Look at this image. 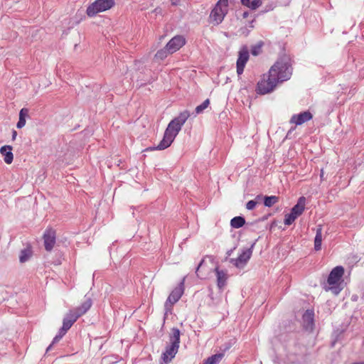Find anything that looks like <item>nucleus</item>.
<instances>
[{
  "label": "nucleus",
  "instance_id": "obj_1",
  "mask_svg": "<svg viewBox=\"0 0 364 364\" xmlns=\"http://www.w3.org/2000/svg\"><path fill=\"white\" fill-rule=\"evenodd\" d=\"M190 116L188 110L181 112L168 123L164 137L158 146L148 148L147 150H164L169 147Z\"/></svg>",
  "mask_w": 364,
  "mask_h": 364
},
{
  "label": "nucleus",
  "instance_id": "obj_2",
  "mask_svg": "<svg viewBox=\"0 0 364 364\" xmlns=\"http://www.w3.org/2000/svg\"><path fill=\"white\" fill-rule=\"evenodd\" d=\"M180 331L177 328H173L169 336V344L166 347L162 353L159 364H168L175 358L178 353L180 344Z\"/></svg>",
  "mask_w": 364,
  "mask_h": 364
},
{
  "label": "nucleus",
  "instance_id": "obj_3",
  "mask_svg": "<svg viewBox=\"0 0 364 364\" xmlns=\"http://www.w3.org/2000/svg\"><path fill=\"white\" fill-rule=\"evenodd\" d=\"M269 73L278 82L288 80L291 76V67L287 58L278 60L270 68Z\"/></svg>",
  "mask_w": 364,
  "mask_h": 364
},
{
  "label": "nucleus",
  "instance_id": "obj_4",
  "mask_svg": "<svg viewBox=\"0 0 364 364\" xmlns=\"http://www.w3.org/2000/svg\"><path fill=\"white\" fill-rule=\"evenodd\" d=\"M344 274V268L342 266H337L334 267L330 272L327 279V283L330 286L326 288L324 287L326 291L331 290L334 294H338L342 290L340 281Z\"/></svg>",
  "mask_w": 364,
  "mask_h": 364
},
{
  "label": "nucleus",
  "instance_id": "obj_5",
  "mask_svg": "<svg viewBox=\"0 0 364 364\" xmlns=\"http://www.w3.org/2000/svg\"><path fill=\"white\" fill-rule=\"evenodd\" d=\"M228 12V0H218L210 12V22L219 25Z\"/></svg>",
  "mask_w": 364,
  "mask_h": 364
},
{
  "label": "nucleus",
  "instance_id": "obj_6",
  "mask_svg": "<svg viewBox=\"0 0 364 364\" xmlns=\"http://www.w3.org/2000/svg\"><path fill=\"white\" fill-rule=\"evenodd\" d=\"M114 5V0H96L88 6L86 14L90 17H93L100 12L111 9Z\"/></svg>",
  "mask_w": 364,
  "mask_h": 364
},
{
  "label": "nucleus",
  "instance_id": "obj_7",
  "mask_svg": "<svg viewBox=\"0 0 364 364\" xmlns=\"http://www.w3.org/2000/svg\"><path fill=\"white\" fill-rule=\"evenodd\" d=\"M278 81L269 73L267 75H264L259 80L257 86V92L259 95H265L272 92L276 87Z\"/></svg>",
  "mask_w": 364,
  "mask_h": 364
},
{
  "label": "nucleus",
  "instance_id": "obj_8",
  "mask_svg": "<svg viewBox=\"0 0 364 364\" xmlns=\"http://www.w3.org/2000/svg\"><path fill=\"white\" fill-rule=\"evenodd\" d=\"M184 279H183L179 283V284L173 289V291L168 296L164 304V309L166 310V313L170 311L172 309L173 305L176 304L182 296L184 291Z\"/></svg>",
  "mask_w": 364,
  "mask_h": 364
},
{
  "label": "nucleus",
  "instance_id": "obj_9",
  "mask_svg": "<svg viewBox=\"0 0 364 364\" xmlns=\"http://www.w3.org/2000/svg\"><path fill=\"white\" fill-rule=\"evenodd\" d=\"M255 243L250 248L242 250V253L236 259H230V262L237 267H242L250 259Z\"/></svg>",
  "mask_w": 364,
  "mask_h": 364
},
{
  "label": "nucleus",
  "instance_id": "obj_10",
  "mask_svg": "<svg viewBox=\"0 0 364 364\" xmlns=\"http://www.w3.org/2000/svg\"><path fill=\"white\" fill-rule=\"evenodd\" d=\"M249 50L247 47H243L240 49L238 53V58L237 60V73L238 75H240L243 73L244 68L247 62L249 60Z\"/></svg>",
  "mask_w": 364,
  "mask_h": 364
},
{
  "label": "nucleus",
  "instance_id": "obj_11",
  "mask_svg": "<svg viewBox=\"0 0 364 364\" xmlns=\"http://www.w3.org/2000/svg\"><path fill=\"white\" fill-rule=\"evenodd\" d=\"M186 43V40L182 36H176L166 44V48L169 53L172 54L178 50Z\"/></svg>",
  "mask_w": 364,
  "mask_h": 364
},
{
  "label": "nucleus",
  "instance_id": "obj_12",
  "mask_svg": "<svg viewBox=\"0 0 364 364\" xmlns=\"http://www.w3.org/2000/svg\"><path fill=\"white\" fill-rule=\"evenodd\" d=\"M56 234L53 229H48L43 234L44 246L47 251H51L55 244Z\"/></svg>",
  "mask_w": 364,
  "mask_h": 364
},
{
  "label": "nucleus",
  "instance_id": "obj_13",
  "mask_svg": "<svg viewBox=\"0 0 364 364\" xmlns=\"http://www.w3.org/2000/svg\"><path fill=\"white\" fill-rule=\"evenodd\" d=\"M313 117L312 114L309 111L300 112L297 114L291 116L289 122L296 125H301L302 124L311 120Z\"/></svg>",
  "mask_w": 364,
  "mask_h": 364
},
{
  "label": "nucleus",
  "instance_id": "obj_14",
  "mask_svg": "<svg viewBox=\"0 0 364 364\" xmlns=\"http://www.w3.org/2000/svg\"><path fill=\"white\" fill-rule=\"evenodd\" d=\"M92 305V299L90 297H87L85 296V299L82 302V304L80 306H78L74 309H72L71 311L79 318L81 316L86 314L87 311L91 308Z\"/></svg>",
  "mask_w": 364,
  "mask_h": 364
},
{
  "label": "nucleus",
  "instance_id": "obj_15",
  "mask_svg": "<svg viewBox=\"0 0 364 364\" xmlns=\"http://www.w3.org/2000/svg\"><path fill=\"white\" fill-rule=\"evenodd\" d=\"M314 313L312 310H306L302 316L304 328L307 331H312L314 328Z\"/></svg>",
  "mask_w": 364,
  "mask_h": 364
},
{
  "label": "nucleus",
  "instance_id": "obj_16",
  "mask_svg": "<svg viewBox=\"0 0 364 364\" xmlns=\"http://www.w3.org/2000/svg\"><path fill=\"white\" fill-rule=\"evenodd\" d=\"M215 272L217 277V285L218 287L223 290V288L226 285L227 279H228V274L227 272L225 270H220L219 268L216 267L215 269Z\"/></svg>",
  "mask_w": 364,
  "mask_h": 364
},
{
  "label": "nucleus",
  "instance_id": "obj_17",
  "mask_svg": "<svg viewBox=\"0 0 364 364\" xmlns=\"http://www.w3.org/2000/svg\"><path fill=\"white\" fill-rule=\"evenodd\" d=\"M77 318V316H76L71 310H70L63 318L62 327L68 331Z\"/></svg>",
  "mask_w": 364,
  "mask_h": 364
},
{
  "label": "nucleus",
  "instance_id": "obj_18",
  "mask_svg": "<svg viewBox=\"0 0 364 364\" xmlns=\"http://www.w3.org/2000/svg\"><path fill=\"white\" fill-rule=\"evenodd\" d=\"M11 151L12 147L9 145L3 146L0 149V153L4 156V160L7 164H11L14 159V155Z\"/></svg>",
  "mask_w": 364,
  "mask_h": 364
},
{
  "label": "nucleus",
  "instance_id": "obj_19",
  "mask_svg": "<svg viewBox=\"0 0 364 364\" xmlns=\"http://www.w3.org/2000/svg\"><path fill=\"white\" fill-rule=\"evenodd\" d=\"M305 204L306 198L301 196L298 199L297 203L291 209V211L293 212L294 215L299 217L303 213L305 209Z\"/></svg>",
  "mask_w": 364,
  "mask_h": 364
},
{
  "label": "nucleus",
  "instance_id": "obj_20",
  "mask_svg": "<svg viewBox=\"0 0 364 364\" xmlns=\"http://www.w3.org/2000/svg\"><path fill=\"white\" fill-rule=\"evenodd\" d=\"M322 242V227L318 225L316 229V233L314 238V249L318 251L321 249Z\"/></svg>",
  "mask_w": 364,
  "mask_h": 364
},
{
  "label": "nucleus",
  "instance_id": "obj_21",
  "mask_svg": "<svg viewBox=\"0 0 364 364\" xmlns=\"http://www.w3.org/2000/svg\"><path fill=\"white\" fill-rule=\"evenodd\" d=\"M245 224V219L242 216L234 217L230 220V225L233 228H242Z\"/></svg>",
  "mask_w": 364,
  "mask_h": 364
},
{
  "label": "nucleus",
  "instance_id": "obj_22",
  "mask_svg": "<svg viewBox=\"0 0 364 364\" xmlns=\"http://www.w3.org/2000/svg\"><path fill=\"white\" fill-rule=\"evenodd\" d=\"M68 330L64 328L63 327H61L58 333V334L54 337L53 341H52V343L46 349V352L49 351L51 348H52V346L55 343H58L62 338L63 336L67 333Z\"/></svg>",
  "mask_w": 364,
  "mask_h": 364
},
{
  "label": "nucleus",
  "instance_id": "obj_23",
  "mask_svg": "<svg viewBox=\"0 0 364 364\" xmlns=\"http://www.w3.org/2000/svg\"><path fill=\"white\" fill-rule=\"evenodd\" d=\"M32 251L29 248L23 249L21 251L19 261L21 263L27 262L31 257Z\"/></svg>",
  "mask_w": 364,
  "mask_h": 364
},
{
  "label": "nucleus",
  "instance_id": "obj_24",
  "mask_svg": "<svg viewBox=\"0 0 364 364\" xmlns=\"http://www.w3.org/2000/svg\"><path fill=\"white\" fill-rule=\"evenodd\" d=\"M278 201H279V197H277L276 196H265L264 197V205L266 207L270 208L272 205H274L275 203H277Z\"/></svg>",
  "mask_w": 364,
  "mask_h": 364
},
{
  "label": "nucleus",
  "instance_id": "obj_25",
  "mask_svg": "<svg viewBox=\"0 0 364 364\" xmlns=\"http://www.w3.org/2000/svg\"><path fill=\"white\" fill-rule=\"evenodd\" d=\"M223 353H217L215 355H211L210 357L208 358V359L205 360V364H217L218 363L222 358H223Z\"/></svg>",
  "mask_w": 364,
  "mask_h": 364
},
{
  "label": "nucleus",
  "instance_id": "obj_26",
  "mask_svg": "<svg viewBox=\"0 0 364 364\" xmlns=\"http://www.w3.org/2000/svg\"><path fill=\"white\" fill-rule=\"evenodd\" d=\"M298 217L294 215L292 211L285 215L284 223L286 225H291Z\"/></svg>",
  "mask_w": 364,
  "mask_h": 364
},
{
  "label": "nucleus",
  "instance_id": "obj_27",
  "mask_svg": "<svg viewBox=\"0 0 364 364\" xmlns=\"http://www.w3.org/2000/svg\"><path fill=\"white\" fill-rule=\"evenodd\" d=\"M210 105V100L206 99L202 104L197 106L195 109L196 115L202 113Z\"/></svg>",
  "mask_w": 364,
  "mask_h": 364
},
{
  "label": "nucleus",
  "instance_id": "obj_28",
  "mask_svg": "<svg viewBox=\"0 0 364 364\" xmlns=\"http://www.w3.org/2000/svg\"><path fill=\"white\" fill-rule=\"evenodd\" d=\"M168 54L170 53L166 46L164 48L161 49L156 52L155 54V58L159 60H164L167 57Z\"/></svg>",
  "mask_w": 364,
  "mask_h": 364
},
{
  "label": "nucleus",
  "instance_id": "obj_29",
  "mask_svg": "<svg viewBox=\"0 0 364 364\" xmlns=\"http://www.w3.org/2000/svg\"><path fill=\"white\" fill-rule=\"evenodd\" d=\"M262 43L253 46L251 48L252 55H255V56L258 55L262 51Z\"/></svg>",
  "mask_w": 364,
  "mask_h": 364
},
{
  "label": "nucleus",
  "instance_id": "obj_30",
  "mask_svg": "<svg viewBox=\"0 0 364 364\" xmlns=\"http://www.w3.org/2000/svg\"><path fill=\"white\" fill-rule=\"evenodd\" d=\"M262 0H252L248 7L255 10L259 7L262 5Z\"/></svg>",
  "mask_w": 364,
  "mask_h": 364
},
{
  "label": "nucleus",
  "instance_id": "obj_31",
  "mask_svg": "<svg viewBox=\"0 0 364 364\" xmlns=\"http://www.w3.org/2000/svg\"><path fill=\"white\" fill-rule=\"evenodd\" d=\"M257 205V202L254 200H249L246 204V208L249 210H253Z\"/></svg>",
  "mask_w": 364,
  "mask_h": 364
},
{
  "label": "nucleus",
  "instance_id": "obj_32",
  "mask_svg": "<svg viewBox=\"0 0 364 364\" xmlns=\"http://www.w3.org/2000/svg\"><path fill=\"white\" fill-rule=\"evenodd\" d=\"M28 109L26 108H23L21 109L19 112V119H26V117L28 115Z\"/></svg>",
  "mask_w": 364,
  "mask_h": 364
},
{
  "label": "nucleus",
  "instance_id": "obj_33",
  "mask_svg": "<svg viewBox=\"0 0 364 364\" xmlns=\"http://www.w3.org/2000/svg\"><path fill=\"white\" fill-rule=\"evenodd\" d=\"M26 124V119H18V122L16 124V127L18 129H21Z\"/></svg>",
  "mask_w": 364,
  "mask_h": 364
},
{
  "label": "nucleus",
  "instance_id": "obj_34",
  "mask_svg": "<svg viewBox=\"0 0 364 364\" xmlns=\"http://www.w3.org/2000/svg\"><path fill=\"white\" fill-rule=\"evenodd\" d=\"M204 262H205V260H204V259H203L200 262V263L198 264V267H196V274H197V276H198V277H200V278H201V277H200V276L199 275L198 272H199L200 268L203 266V264Z\"/></svg>",
  "mask_w": 364,
  "mask_h": 364
},
{
  "label": "nucleus",
  "instance_id": "obj_35",
  "mask_svg": "<svg viewBox=\"0 0 364 364\" xmlns=\"http://www.w3.org/2000/svg\"><path fill=\"white\" fill-rule=\"evenodd\" d=\"M172 6H180L183 0H170Z\"/></svg>",
  "mask_w": 364,
  "mask_h": 364
},
{
  "label": "nucleus",
  "instance_id": "obj_36",
  "mask_svg": "<svg viewBox=\"0 0 364 364\" xmlns=\"http://www.w3.org/2000/svg\"><path fill=\"white\" fill-rule=\"evenodd\" d=\"M240 1H241V3L244 6H246L248 7L252 0H240Z\"/></svg>",
  "mask_w": 364,
  "mask_h": 364
},
{
  "label": "nucleus",
  "instance_id": "obj_37",
  "mask_svg": "<svg viewBox=\"0 0 364 364\" xmlns=\"http://www.w3.org/2000/svg\"><path fill=\"white\" fill-rule=\"evenodd\" d=\"M249 16V12L248 11H244L242 14V16L243 18H247Z\"/></svg>",
  "mask_w": 364,
  "mask_h": 364
},
{
  "label": "nucleus",
  "instance_id": "obj_38",
  "mask_svg": "<svg viewBox=\"0 0 364 364\" xmlns=\"http://www.w3.org/2000/svg\"><path fill=\"white\" fill-rule=\"evenodd\" d=\"M16 136H17V132L15 130H14L13 133H12V139L14 140L16 139Z\"/></svg>",
  "mask_w": 364,
  "mask_h": 364
},
{
  "label": "nucleus",
  "instance_id": "obj_39",
  "mask_svg": "<svg viewBox=\"0 0 364 364\" xmlns=\"http://www.w3.org/2000/svg\"><path fill=\"white\" fill-rule=\"evenodd\" d=\"M272 9H273V7H272V6H270L269 7V9H266L264 12H267V11H270V10H272Z\"/></svg>",
  "mask_w": 364,
  "mask_h": 364
},
{
  "label": "nucleus",
  "instance_id": "obj_40",
  "mask_svg": "<svg viewBox=\"0 0 364 364\" xmlns=\"http://www.w3.org/2000/svg\"><path fill=\"white\" fill-rule=\"evenodd\" d=\"M253 22H254V21H253V20H252V21H250V26L251 28H253V27H254V26H253Z\"/></svg>",
  "mask_w": 364,
  "mask_h": 364
},
{
  "label": "nucleus",
  "instance_id": "obj_41",
  "mask_svg": "<svg viewBox=\"0 0 364 364\" xmlns=\"http://www.w3.org/2000/svg\"><path fill=\"white\" fill-rule=\"evenodd\" d=\"M232 251V250H229V251H228V252H227V255H228V256H230V255H231Z\"/></svg>",
  "mask_w": 364,
  "mask_h": 364
},
{
  "label": "nucleus",
  "instance_id": "obj_42",
  "mask_svg": "<svg viewBox=\"0 0 364 364\" xmlns=\"http://www.w3.org/2000/svg\"><path fill=\"white\" fill-rule=\"evenodd\" d=\"M352 364H364V362L353 363Z\"/></svg>",
  "mask_w": 364,
  "mask_h": 364
},
{
  "label": "nucleus",
  "instance_id": "obj_43",
  "mask_svg": "<svg viewBox=\"0 0 364 364\" xmlns=\"http://www.w3.org/2000/svg\"><path fill=\"white\" fill-rule=\"evenodd\" d=\"M204 364H205V363H204Z\"/></svg>",
  "mask_w": 364,
  "mask_h": 364
}]
</instances>
